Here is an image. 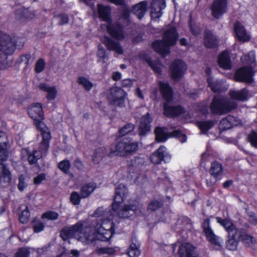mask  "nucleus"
<instances>
[{"label": "nucleus", "mask_w": 257, "mask_h": 257, "mask_svg": "<svg viewBox=\"0 0 257 257\" xmlns=\"http://www.w3.org/2000/svg\"><path fill=\"white\" fill-rule=\"evenodd\" d=\"M127 194L126 187L119 185L115 191L114 202L112 204L113 212L109 208L98 207L92 216L100 218V221L92 229L91 227H83L81 222L63 228L60 235L64 240L75 238L84 244H89L97 239L108 240L114 233V223L113 221L114 213H117L120 218H127L138 212L139 203L132 201L126 203Z\"/></svg>", "instance_id": "nucleus-1"}, {"label": "nucleus", "mask_w": 257, "mask_h": 257, "mask_svg": "<svg viewBox=\"0 0 257 257\" xmlns=\"http://www.w3.org/2000/svg\"><path fill=\"white\" fill-rule=\"evenodd\" d=\"M28 113L34 120L36 126L41 132L43 136V141L40 144L35 146L32 149L25 148L22 151V157L27 156L30 164H33L36 163L47 151L51 136L49 128L42 121L44 114L41 103L32 104L28 108Z\"/></svg>", "instance_id": "nucleus-2"}, {"label": "nucleus", "mask_w": 257, "mask_h": 257, "mask_svg": "<svg viewBox=\"0 0 257 257\" xmlns=\"http://www.w3.org/2000/svg\"><path fill=\"white\" fill-rule=\"evenodd\" d=\"M11 143L7 134L0 131V185L3 187H8L12 179V174L4 163L9 157V149Z\"/></svg>", "instance_id": "nucleus-3"}, {"label": "nucleus", "mask_w": 257, "mask_h": 257, "mask_svg": "<svg viewBox=\"0 0 257 257\" xmlns=\"http://www.w3.org/2000/svg\"><path fill=\"white\" fill-rule=\"evenodd\" d=\"M97 8L99 16L104 22L101 25L102 29H105L109 35L116 40H122L124 38L122 28L111 23L110 8L101 4L98 5Z\"/></svg>", "instance_id": "nucleus-4"}, {"label": "nucleus", "mask_w": 257, "mask_h": 257, "mask_svg": "<svg viewBox=\"0 0 257 257\" xmlns=\"http://www.w3.org/2000/svg\"><path fill=\"white\" fill-rule=\"evenodd\" d=\"M16 48L15 43L8 35L0 33V69H6L12 64V60L8 55L13 53Z\"/></svg>", "instance_id": "nucleus-5"}, {"label": "nucleus", "mask_w": 257, "mask_h": 257, "mask_svg": "<svg viewBox=\"0 0 257 257\" xmlns=\"http://www.w3.org/2000/svg\"><path fill=\"white\" fill-rule=\"evenodd\" d=\"M178 36L175 28L169 26L165 32L162 41H156L153 43L154 49L163 56L169 53V47L176 43Z\"/></svg>", "instance_id": "nucleus-6"}, {"label": "nucleus", "mask_w": 257, "mask_h": 257, "mask_svg": "<svg viewBox=\"0 0 257 257\" xmlns=\"http://www.w3.org/2000/svg\"><path fill=\"white\" fill-rule=\"evenodd\" d=\"M241 60L243 63L249 66L238 69L235 73L234 78L238 81L250 83L252 81V68L255 62L254 52H250L247 55L242 56Z\"/></svg>", "instance_id": "nucleus-7"}, {"label": "nucleus", "mask_w": 257, "mask_h": 257, "mask_svg": "<svg viewBox=\"0 0 257 257\" xmlns=\"http://www.w3.org/2000/svg\"><path fill=\"white\" fill-rule=\"evenodd\" d=\"M139 148V143L132 140L124 139L117 144H112L110 147V157L114 156H124L127 154L135 152Z\"/></svg>", "instance_id": "nucleus-8"}, {"label": "nucleus", "mask_w": 257, "mask_h": 257, "mask_svg": "<svg viewBox=\"0 0 257 257\" xmlns=\"http://www.w3.org/2000/svg\"><path fill=\"white\" fill-rule=\"evenodd\" d=\"M159 85L164 98L166 100L164 104V114L167 116H174L182 114L184 110L180 106L172 107L168 105L172 100V91L169 85L165 82L160 81Z\"/></svg>", "instance_id": "nucleus-9"}, {"label": "nucleus", "mask_w": 257, "mask_h": 257, "mask_svg": "<svg viewBox=\"0 0 257 257\" xmlns=\"http://www.w3.org/2000/svg\"><path fill=\"white\" fill-rule=\"evenodd\" d=\"M236 103L232 100L220 98L215 96L210 105V108L213 113L222 114L227 113L236 107Z\"/></svg>", "instance_id": "nucleus-10"}, {"label": "nucleus", "mask_w": 257, "mask_h": 257, "mask_svg": "<svg viewBox=\"0 0 257 257\" xmlns=\"http://www.w3.org/2000/svg\"><path fill=\"white\" fill-rule=\"evenodd\" d=\"M217 222L223 226L228 232L229 235L231 238L229 239L226 242L227 248L231 250L236 249L238 240L236 238L237 231L233 224L227 219H222L220 217L216 218Z\"/></svg>", "instance_id": "nucleus-11"}, {"label": "nucleus", "mask_w": 257, "mask_h": 257, "mask_svg": "<svg viewBox=\"0 0 257 257\" xmlns=\"http://www.w3.org/2000/svg\"><path fill=\"white\" fill-rule=\"evenodd\" d=\"M202 227L207 240L214 245L216 249H219L221 246V240L218 236L215 234L210 226V222L208 219L204 220L202 224Z\"/></svg>", "instance_id": "nucleus-12"}, {"label": "nucleus", "mask_w": 257, "mask_h": 257, "mask_svg": "<svg viewBox=\"0 0 257 257\" xmlns=\"http://www.w3.org/2000/svg\"><path fill=\"white\" fill-rule=\"evenodd\" d=\"M125 92L120 88L114 87L110 89L107 98L114 105L122 107L125 102Z\"/></svg>", "instance_id": "nucleus-13"}, {"label": "nucleus", "mask_w": 257, "mask_h": 257, "mask_svg": "<svg viewBox=\"0 0 257 257\" xmlns=\"http://www.w3.org/2000/svg\"><path fill=\"white\" fill-rule=\"evenodd\" d=\"M227 10V0H214L211 7L212 15L216 19L226 13Z\"/></svg>", "instance_id": "nucleus-14"}, {"label": "nucleus", "mask_w": 257, "mask_h": 257, "mask_svg": "<svg viewBox=\"0 0 257 257\" xmlns=\"http://www.w3.org/2000/svg\"><path fill=\"white\" fill-rule=\"evenodd\" d=\"M166 7V0H153L151 4L152 18L154 20L159 19L163 15L162 10Z\"/></svg>", "instance_id": "nucleus-15"}, {"label": "nucleus", "mask_w": 257, "mask_h": 257, "mask_svg": "<svg viewBox=\"0 0 257 257\" xmlns=\"http://www.w3.org/2000/svg\"><path fill=\"white\" fill-rule=\"evenodd\" d=\"M186 64L181 60L175 61L170 66V70L173 79H177L182 76L187 70Z\"/></svg>", "instance_id": "nucleus-16"}, {"label": "nucleus", "mask_w": 257, "mask_h": 257, "mask_svg": "<svg viewBox=\"0 0 257 257\" xmlns=\"http://www.w3.org/2000/svg\"><path fill=\"white\" fill-rule=\"evenodd\" d=\"M178 254L180 257H198L195 247L188 242L181 244L179 247Z\"/></svg>", "instance_id": "nucleus-17"}, {"label": "nucleus", "mask_w": 257, "mask_h": 257, "mask_svg": "<svg viewBox=\"0 0 257 257\" xmlns=\"http://www.w3.org/2000/svg\"><path fill=\"white\" fill-rule=\"evenodd\" d=\"M39 88L47 93L46 97L48 100H53L56 98L58 91L55 85H50L46 83L42 82L39 84Z\"/></svg>", "instance_id": "nucleus-18"}, {"label": "nucleus", "mask_w": 257, "mask_h": 257, "mask_svg": "<svg viewBox=\"0 0 257 257\" xmlns=\"http://www.w3.org/2000/svg\"><path fill=\"white\" fill-rule=\"evenodd\" d=\"M164 158L170 159L171 156L167 152V149L164 146H161L151 156V162L155 164L160 163Z\"/></svg>", "instance_id": "nucleus-19"}, {"label": "nucleus", "mask_w": 257, "mask_h": 257, "mask_svg": "<svg viewBox=\"0 0 257 257\" xmlns=\"http://www.w3.org/2000/svg\"><path fill=\"white\" fill-rule=\"evenodd\" d=\"M222 172V166L219 163L217 162L212 163L210 169L211 178L210 181L206 180L207 185L210 186L214 184L217 181V178L221 175Z\"/></svg>", "instance_id": "nucleus-20"}, {"label": "nucleus", "mask_w": 257, "mask_h": 257, "mask_svg": "<svg viewBox=\"0 0 257 257\" xmlns=\"http://www.w3.org/2000/svg\"><path fill=\"white\" fill-rule=\"evenodd\" d=\"M101 41L106 46L108 50L113 51L118 55L123 53L122 48L118 43L114 42L106 36L101 39Z\"/></svg>", "instance_id": "nucleus-21"}, {"label": "nucleus", "mask_w": 257, "mask_h": 257, "mask_svg": "<svg viewBox=\"0 0 257 257\" xmlns=\"http://www.w3.org/2000/svg\"><path fill=\"white\" fill-rule=\"evenodd\" d=\"M234 30L236 36L239 41L246 42L250 40L249 34L239 23L237 22L234 24Z\"/></svg>", "instance_id": "nucleus-22"}, {"label": "nucleus", "mask_w": 257, "mask_h": 257, "mask_svg": "<svg viewBox=\"0 0 257 257\" xmlns=\"http://www.w3.org/2000/svg\"><path fill=\"white\" fill-rule=\"evenodd\" d=\"M240 123L239 119L229 115L220 121L219 128L222 130L229 129L234 126L238 125Z\"/></svg>", "instance_id": "nucleus-23"}, {"label": "nucleus", "mask_w": 257, "mask_h": 257, "mask_svg": "<svg viewBox=\"0 0 257 257\" xmlns=\"http://www.w3.org/2000/svg\"><path fill=\"white\" fill-rule=\"evenodd\" d=\"M152 120V119L148 113L142 117L139 127L140 135H144L150 131V123Z\"/></svg>", "instance_id": "nucleus-24"}, {"label": "nucleus", "mask_w": 257, "mask_h": 257, "mask_svg": "<svg viewBox=\"0 0 257 257\" xmlns=\"http://www.w3.org/2000/svg\"><path fill=\"white\" fill-rule=\"evenodd\" d=\"M218 63L219 66L224 69H230L231 67V63L227 51L221 53L218 57Z\"/></svg>", "instance_id": "nucleus-25"}, {"label": "nucleus", "mask_w": 257, "mask_h": 257, "mask_svg": "<svg viewBox=\"0 0 257 257\" xmlns=\"http://www.w3.org/2000/svg\"><path fill=\"white\" fill-rule=\"evenodd\" d=\"M207 81L211 90L214 92L225 91L228 88V86L224 84L223 81L221 80L214 81L211 78L209 77L207 79Z\"/></svg>", "instance_id": "nucleus-26"}, {"label": "nucleus", "mask_w": 257, "mask_h": 257, "mask_svg": "<svg viewBox=\"0 0 257 257\" xmlns=\"http://www.w3.org/2000/svg\"><path fill=\"white\" fill-rule=\"evenodd\" d=\"M147 9V3L143 1L135 5L132 8V12L139 19H141L145 14Z\"/></svg>", "instance_id": "nucleus-27"}, {"label": "nucleus", "mask_w": 257, "mask_h": 257, "mask_svg": "<svg viewBox=\"0 0 257 257\" xmlns=\"http://www.w3.org/2000/svg\"><path fill=\"white\" fill-rule=\"evenodd\" d=\"M140 56L141 59H144L148 63L156 73L161 74L163 66L159 60H152L148 57H144L142 54H140Z\"/></svg>", "instance_id": "nucleus-28"}, {"label": "nucleus", "mask_w": 257, "mask_h": 257, "mask_svg": "<svg viewBox=\"0 0 257 257\" xmlns=\"http://www.w3.org/2000/svg\"><path fill=\"white\" fill-rule=\"evenodd\" d=\"M231 98L233 100L245 101L247 99L248 91L245 89L240 90H231L229 92Z\"/></svg>", "instance_id": "nucleus-29"}, {"label": "nucleus", "mask_w": 257, "mask_h": 257, "mask_svg": "<svg viewBox=\"0 0 257 257\" xmlns=\"http://www.w3.org/2000/svg\"><path fill=\"white\" fill-rule=\"evenodd\" d=\"M155 134L156 140L160 142L166 141L169 137L166 128L157 127L155 130Z\"/></svg>", "instance_id": "nucleus-30"}, {"label": "nucleus", "mask_w": 257, "mask_h": 257, "mask_svg": "<svg viewBox=\"0 0 257 257\" xmlns=\"http://www.w3.org/2000/svg\"><path fill=\"white\" fill-rule=\"evenodd\" d=\"M96 187V184L94 183H89L84 185L81 190V197L85 198L88 196L94 191Z\"/></svg>", "instance_id": "nucleus-31"}, {"label": "nucleus", "mask_w": 257, "mask_h": 257, "mask_svg": "<svg viewBox=\"0 0 257 257\" xmlns=\"http://www.w3.org/2000/svg\"><path fill=\"white\" fill-rule=\"evenodd\" d=\"M106 153V149L104 147L97 149L94 152L92 156L93 162L96 164L99 163L105 156Z\"/></svg>", "instance_id": "nucleus-32"}, {"label": "nucleus", "mask_w": 257, "mask_h": 257, "mask_svg": "<svg viewBox=\"0 0 257 257\" xmlns=\"http://www.w3.org/2000/svg\"><path fill=\"white\" fill-rule=\"evenodd\" d=\"M77 83L86 91H90L93 86V83L89 80L88 78L85 76L79 77Z\"/></svg>", "instance_id": "nucleus-33"}, {"label": "nucleus", "mask_w": 257, "mask_h": 257, "mask_svg": "<svg viewBox=\"0 0 257 257\" xmlns=\"http://www.w3.org/2000/svg\"><path fill=\"white\" fill-rule=\"evenodd\" d=\"M204 43L208 48H213L216 45V39L211 33H207L205 36Z\"/></svg>", "instance_id": "nucleus-34"}, {"label": "nucleus", "mask_w": 257, "mask_h": 257, "mask_svg": "<svg viewBox=\"0 0 257 257\" xmlns=\"http://www.w3.org/2000/svg\"><path fill=\"white\" fill-rule=\"evenodd\" d=\"M98 61L100 62L105 63L107 59L106 52L102 46L99 45L97 52Z\"/></svg>", "instance_id": "nucleus-35"}, {"label": "nucleus", "mask_w": 257, "mask_h": 257, "mask_svg": "<svg viewBox=\"0 0 257 257\" xmlns=\"http://www.w3.org/2000/svg\"><path fill=\"white\" fill-rule=\"evenodd\" d=\"M127 254L130 257H138L140 255V251L135 243H132L130 245Z\"/></svg>", "instance_id": "nucleus-36"}, {"label": "nucleus", "mask_w": 257, "mask_h": 257, "mask_svg": "<svg viewBox=\"0 0 257 257\" xmlns=\"http://www.w3.org/2000/svg\"><path fill=\"white\" fill-rule=\"evenodd\" d=\"M214 124L213 121H201L198 123V126L200 130L205 133L211 128Z\"/></svg>", "instance_id": "nucleus-37"}, {"label": "nucleus", "mask_w": 257, "mask_h": 257, "mask_svg": "<svg viewBox=\"0 0 257 257\" xmlns=\"http://www.w3.org/2000/svg\"><path fill=\"white\" fill-rule=\"evenodd\" d=\"M30 214L27 206H24V209L23 210L20 215V221L23 223L28 222L29 219Z\"/></svg>", "instance_id": "nucleus-38"}, {"label": "nucleus", "mask_w": 257, "mask_h": 257, "mask_svg": "<svg viewBox=\"0 0 257 257\" xmlns=\"http://www.w3.org/2000/svg\"><path fill=\"white\" fill-rule=\"evenodd\" d=\"M58 168L64 173H68L70 168V163L68 160H64L58 164Z\"/></svg>", "instance_id": "nucleus-39"}, {"label": "nucleus", "mask_w": 257, "mask_h": 257, "mask_svg": "<svg viewBox=\"0 0 257 257\" xmlns=\"http://www.w3.org/2000/svg\"><path fill=\"white\" fill-rule=\"evenodd\" d=\"M240 240L247 246H251L253 243V239L251 236L248 234H242L240 236Z\"/></svg>", "instance_id": "nucleus-40"}, {"label": "nucleus", "mask_w": 257, "mask_h": 257, "mask_svg": "<svg viewBox=\"0 0 257 257\" xmlns=\"http://www.w3.org/2000/svg\"><path fill=\"white\" fill-rule=\"evenodd\" d=\"M248 141L250 143L251 145L257 148V133L254 131L251 132L248 134L247 137Z\"/></svg>", "instance_id": "nucleus-41"}, {"label": "nucleus", "mask_w": 257, "mask_h": 257, "mask_svg": "<svg viewBox=\"0 0 257 257\" xmlns=\"http://www.w3.org/2000/svg\"><path fill=\"white\" fill-rule=\"evenodd\" d=\"M134 128V126L132 124H127L126 125L121 127L119 131V133L121 136H124L127 133L131 132Z\"/></svg>", "instance_id": "nucleus-42"}, {"label": "nucleus", "mask_w": 257, "mask_h": 257, "mask_svg": "<svg viewBox=\"0 0 257 257\" xmlns=\"http://www.w3.org/2000/svg\"><path fill=\"white\" fill-rule=\"evenodd\" d=\"M58 214L54 211H49L43 214L42 218H46L50 220H56L58 217Z\"/></svg>", "instance_id": "nucleus-43"}, {"label": "nucleus", "mask_w": 257, "mask_h": 257, "mask_svg": "<svg viewBox=\"0 0 257 257\" xmlns=\"http://www.w3.org/2000/svg\"><path fill=\"white\" fill-rule=\"evenodd\" d=\"M70 201L74 205H78L80 201V196L76 192H73L70 195Z\"/></svg>", "instance_id": "nucleus-44"}, {"label": "nucleus", "mask_w": 257, "mask_h": 257, "mask_svg": "<svg viewBox=\"0 0 257 257\" xmlns=\"http://www.w3.org/2000/svg\"><path fill=\"white\" fill-rule=\"evenodd\" d=\"M45 66V62L42 59H40L37 62L35 66V70L37 72L39 73L42 72Z\"/></svg>", "instance_id": "nucleus-45"}, {"label": "nucleus", "mask_w": 257, "mask_h": 257, "mask_svg": "<svg viewBox=\"0 0 257 257\" xmlns=\"http://www.w3.org/2000/svg\"><path fill=\"white\" fill-rule=\"evenodd\" d=\"M144 163L145 161L143 158L141 157H136L134 158V159L132 160L130 165L137 167L144 164Z\"/></svg>", "instance_id": "nucleus-46"}, {"label": "nucleus", "mask_w": 257, "mask_h": 257, "mask_svg": "<svg viewBox=\"0 0 257 257\" xmlns=\"http://www.w3.org/2000/svg\"><path fill=\"white\" fill-rule=\"evenodd\" d=\"M46 179V175L44 173H41L34 178V184L39 185L41 184Z\"/></svg>", "instance_id": "nucleus-47"}, {"label": "nucleus", "mask_w": 257, "mask_h": 257, "mask_svg": "<svg viewBox=\"0 0 257 257\" xmlns=\"http://www.w3.org/2000/svg\"><path fill=\"white\" fill-rule=\"evenodd\" d=\"M161 204L157 201L150 202L148 205V209L150 211H155L160 207Z\"/></svg>", "instance_id": "nucleus-48"}, {"label": "nucleus", "mask_w": 257, "mask_h": 257, "mask_svg": "<svg viewBox=\"0 0 257 257\" xmlns=\"http://www.w3.org/2000/svg\"><path fill=\"white\" fill-rule=\"evenodd\" d=\"M27 184L25 181V178L23 176H21L19 178V182L18 184V189L21 191H23L27 187Z\"/></svg>", "instance_id": "nucleus-49"}, {"label": "nucleus", "mask_w": 257, "mask_h": 257, "mask_svg": "<svg viewBox=\"0 0 257 257\" xmlns=\"http://www.w3.org/2000/svg\"><path fill=\"white\" fill-rule=\"evenodd\" d=\"M29 251L27 248H23L19 250L15 257H28Z\"/></svg>", "instance_id": "nucleus-50"}, {"label": "nucleus", "mask_w": 257, "mask_h": 257, "mask_svg": "<svg viewBox=\"0 0 257 257\" xmlns=\"http://www.w3.org/2000/svg\"><path fill=\"white\" fill-rule=\"evenodd\" d=\"M57 18L59 19V24L60 25L66 24L68 22L69 19L67 15L62 14Z\"/></svg>", "instance_id": "nucleus-51"}, {"label": "nucleus", "mask_w": 257, "mask_h": 257, "mask_svg": "<svg viewBox=\"0 0 257 257\" xmlns=\"http://www.w3.org/2000/svg\"><path fill=\"white\" fill-rule=\"evenodd\" d=\"M34 231L38 233L42 231L44 228V225L42 222H39L34 226Z\"/></svg>", "instance_id": "nucleus-52"}, {"label": "nucleus", "mask_w": 257, "mask_h": 257, "mask_svg": "<svg viewBox=\"0 0 257 257\" xmlns=\"http://www.w3.org/2000/svg\"><path fill=\"white\" fill-rule=\"evenodd\" d=\"M173 136L180 138V141L182 142H185L186 141V137L180 132L175 131L174 132Z\"/></svg>", "instance_id": "nucleus-53"}, {"label": "nucleus", "mask_w": 257, "mask_h": 257, "mask_svg": "<svg viewBox=\"0 0 257 257\" xmlns=\"http://www.w3.org/2000/svg\"><path fill=\"white\" fill-rule=\"evenodd\" d=\"M102 253H106L109 255H113L115 252V250L113 248L106 247L101 249Z\"/></svg>", "instance_id": "nucleus-54"}, {"label": "nucleus", "mask_w": 257, "mask_h": 257, "mask_svg": "<svg viewBox=\"0 0 257 257\" xmlns=\"http://www.w3.org/2000/svg\"><path fill=\"white\" fill-rule=\"evenodd\" d=\"M249 221V222L254 224H257V217L255 216L254 214L252 212L248 213Z\"/></svg>", "instance_id": "nucleus-55"}, {"label": "nucleus", "mask_w": 257, "mask_h": 257, "mask_svg": "<svg viewBox=\"0 0 257 257\" xmlns=\"http://www.w3.org/2000/svg\"><path fill=\"white\" fill-rule=\"evenodd\" d=\"M197 109L202 112L203 114H206L208 112V108L207 104L203 103L200 104L198 105Z\"/></svg>", "instance_id": "nucleus-56"}, {"label": "nucleus", "mask_w": 257, "mask_h": 257, "mask_svg": "<svg viewBox=\"0 0 257 257\" xmlns=\"http://www.w3.org/2000/svg\"><path fill=\"white\" fill-rule=\"evenodd\" d=\"M133 85V81L131 79H124L122 82V85L125 87H131Z\"/></svg>", "instance_id": "nucleus-57"}, {"label": "nucleus", "mask_w": 257, "mask_h": 257, "mask_svg": "<svg viewBox=\"0 0 257 257\" xmlns=\"http://www.w3.org/2000/svg\"><path fill=\"white\" fill-rule=\"evenodd\" d=\"M74 166L77 168L79 170L82 169L83 168V164L82 162L80 160H75L74 164Z\"/></svg>", "instance_id": "nucleus-58"}, {"label": "nucleus", "mask_w": 257, "mask_h": 257, "mask_svg": "<svg viewBox=\"0 0 257 257\" xmlns=\"http://www.w3.org/2000/svg\"><path fill=\"white\" fill-rule=\"evenodd\" d=\"M112 77L114 81H117L121 78V74L118 72H114L112 74Z\"/></svg>", "instance_id": "nucleus-59"}, {"label": "nucleus", "mask_w": 257, "mask_h": 257, "mask_svg": "<svg viewBox=\"0 0 257 257\" xmlns=\"http://www.w3.org/2000/svg\"><path fill=\"white\" fill-rule=\"evenodd\" d=\"M185 222L183 223V228L189 229L191 227L190 221L188 218H185Z\"/></svg>", "instance_id": "nucleus-60"}, {"label": "nucleus", "mask_w": 257, "mask_h": 257, "mask_svg": "<svg viewBox=\"0 0 257 257\" xmlns=\"http://www.w3.org/2000/svg\"><path fill=\"white\" fill-rule=\"evenodd\" d=\"M136 94L140 98H141L142 99L144 98L143 94L141 92V89L139 88H137L136 92Z\"/></svg>", "instance_id": "nucleus-61"}, {"label": "nucleus", "mask_w": 257, "mask_h": 257, "mask_svg": "<svg viewBox=\"0 0 257 257\" xmlns=\"http://www.w3.org/2000/svg\"><path fill=\"white\" fill-rule=\"evenodd\" d=\"M71 254H72V256H77L79 255V253L77 250L73 249L71 251Z\"/></svg>", "instance_id": "nucleus-62"}, {"label": "nucleus", "mask_w": 257, "mask_h": 257, "mask_svg": "<svg viewBox=\"0 0 257 257\" xmlns=\"http://www.w3.org/2000/svg\"><path fill=\"white\" fill-rule=\"evenodd\" d=\"M208 156V154L206 153H204L202 155L201 157V161L205 162L207 160V158Z\"/></svg>", "instance_id": "nucleus-63"}, {"label": "nucleus", "mask_w": 257, "mask_h": 257, "mask_svg": "<svg viewBox=\"0 0 257 257\" xmlns=\"http://www.w3.org/2000/svg\"><path fill=\"white\" fill-rule=\"evenodd\" d=\"M231 184H232L231 181H227L224 183L223 187L224 188H227V187H229L231 185Z\"/></svg>", "instance_id": "nucleus-64"}]
</instances>
